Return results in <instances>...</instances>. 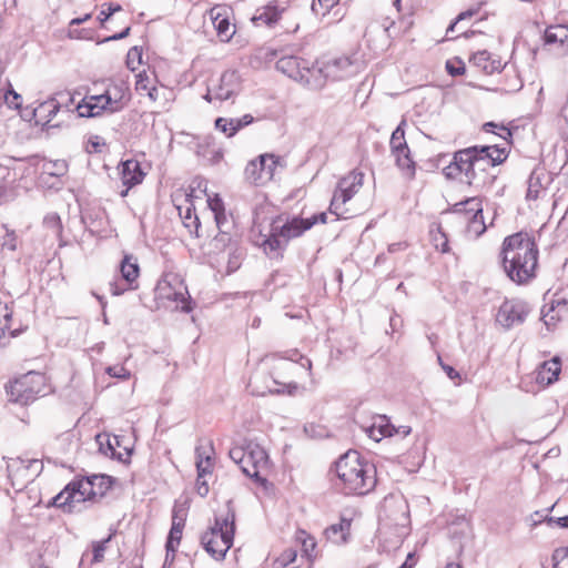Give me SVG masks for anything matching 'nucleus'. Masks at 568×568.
<instances>
[{
    "label": "nucleus",
    "mask_w": 568,
    "mask_h": 568,
    "mask_svg": "<svg viewBox=\"0 0 568 568\" xmlns=\"http://www.w3.org/2000/svg\"><path fill=\"white\" fill-rule=\"evenodd\" d=\"M315 225V221L294 216L283 222L281 216H276L270 224L267 233L256 229L252 230V241L260 246L271 258H281L288 242L301 236L304 232Z\"/></svg>",
    "instance_id": "nucleus-5"
},
{
    "label": "nucleus",
    "mask_w": 568,
    "mask_h": 568,
    "mask_svg": "<svg viewBox=\"0 0 568 568\" xmlns=\"http://www.w3.org/2000/svg\"><path fill=\"white\" fill-rule=\"evenodd\" d=\"M561 372V361L558 356L541 363L536 371V382L544 386L555 383Z\"/></svg>",
    "instance_id": "nucleus-20"
},
{
    "label": "nucleus",
    "mask_w": 568,
    "mask_h": 568,
    "mask_svg": "<svg viewBox=\"0 0 568 568\" xmlns=\"http://www.w3.org/2000/svg\"><path fill=\"white\" fill-rule=\"evenodd\" d=\"M554 568H568V547L555 549L552 554Z\"/></svg>",
    "instance_id": "nucleus-44"
},
{
    "label": "nucleus",
    "mask_w": 568,
    "mask_h": 568,
    "mask_svg": "<svg viewBox=\"0 0 568 568\" xmlns=\"http://www.w3.org/2000/svg\"><path fill=\"white\" fill-rule=\"evenodd\" d=\"M41 170L43 175L60 178L67 173L68 164L64 160L44 161Z\"/></svg>",
    "instance_id": "nucleus-34"
},
{
    "label": "nucleus",
    "mask_w": 568,
    "mask_h": 568,
    "mask_svg": "<svg viewBox=\"0 0 568 568\" xmlns=\"http://www.w3.org/2000/svg\"><path fill=\"white\" fill-rule=\"evenodd\" d=\"M151 88H152V85H150L149 78L146 75H143L142 73H140L138 75V80L135 83V90L140 93H144V92L146 93Z\"/></svg>",
    "instance_id": "nucleus-60"
},
{
    "label": "nucleus",
    "mask_w": 568,
    "mask_h": 568,
    "mask_svg": "<svg viewBox=\"0 0 568 568\" xmlns=\"http://www.w3.org/2000/svg\"><path fill=\"white\" fill-rule=\"evenodd\" d=\"M142 63V49L139 47H132L126 54V67L135 71Z\"/></svg>",
    "instance_id": "nucleus-41"
},
{
    "label": "nucleus",
    "mask_w": 568,
    "mask_h": 568,
    "mask_svg": "<svg viewBox=\"0 0 568 568\" xmlns=\"http://www.w3.org/2000/svg\"><path fill=\"white\" fill-rule=\"evenodd\" d=\"M54 98H57L58 101H63L62 108L67 109H69V106L74 102L72 94L69 92H59Z\"/></svg>",
    "instance_id": "nucleus-62"
},
{
    "label": "nucleus",
    "mask_w": 568,
    "mask_h": 568,
    "mask_svg": "<svg viewBox=\"0 0 568 568\" xmlns=\"http://www.w3.org/2000/svg\"><path fill=\"white\" fill-rule=\"evenodd\" d=\"M466 222L468 233L474 234L475 236H479L486 231L483 213L469 216L466 219Z\"/></svg>",
    "instance_id": "nucleus-37"
},
{
    "label": "nucleus",
    "mask_w": 568,
    "mask_h": 568,
    "mask_svg": "<svg viewBox=\"0 0 568 568\" xmlns=\"http://www.w3.org/2000/svg\"><path fill=\"white\" fill-rule=\"evenodd\" d=\"M453 213L463 214L465 220L471 215L483 213L481 201L478 197H469L463 202L456 203L453 207Z\"/></svg>",
    "instance_id": "nucleus-29"
},
{
    "label": "nucleus",
    "mask_w": 568,
    "mask_h": 568,
    "mask_svg": "<svg viewBox=\"0 0 568 568\" xmlns=\"http://www.w3.org/2000/svg\"><path fill=\"white\" fill-rule=\"evenodd\" d=\"M508 156L505 148L497 145H475L454 153L453 161L444 168L447 179L465 175V182L475 189L484 190L494 185L497 179L496 166Z\"/></svg>",
    "instance_id": "nucleus-1"
},
{
    "label": "nucleus",
    "mask_w": 568,
    "mask_h": 568,
    "mask_svg": "<svg viewBox=\"0 0 568 568\" xmlns=\"http://www.w3.org/2000/svg\"><path fill=\"white\" fill-rule=\"evenodd\" d=\"M232 121V126L229 128L232 132L231 134H236L240 130L245 126L252 124L254 122V118L251 114H244L241 118H230Z\"/></svg>",
    "instance_id": "nucleus-45"
},
{
    "label": "nucleus",
    "mask_w": 568,
    "mask_h": 568,
    "mask_svg": "<svg viewBox=\"0 0 568 568\" xmlns=\"http://www.w3.org/2000/svg\"><path fill=\"white\" fill-rule=\"evenodd\" d=\"M470 61L474 63V65L480 68L487 74H491L495 70L498 69V67L495 65V62L490 61V54L485 50L476 52L471 57Z\"/></svg>",
    "instance_id": "nucleus-33"
},
{
    "label": "nucleus",
    "mask_w": 568,
    "mask_h": 568,
    "mask_svg": "<svg viewBox=\"0 0 568 568\" xmlns=\"http://www.w3.org/2000/svg\"><path fill=\"white\" fill-rule=\"evenodd\" d=\"M272 382L276 386L268 388V392L272 394H293V392L297 389V385L295 383H280L275 378H273Z\"/></svg>",
    "instance_id": "nucleus-51"
},
{
    "label": "nucleus",
    "mask_w": 568,
    "mask_h": 568,
    "mask_svg": "<svg viewBox=\"0 0 568 568\" xmlns=\"http://www.w3.org/2000/svg\"><path fill=\"white\" fill-rule=\"evenodd\" d=\"M315 225V221L294 216L283 222L281 216H276L270 224L267 233L256 229L252 230V241L260 246L271 258H281L288 242L301 236L304 232Z\"/></svg>",
    "instance_id": "nucleus-4"
},
{
    "label": "nucleus",
    "mask_w": 568,
    "mask_h": 568,
    "mask_svg": "<svg viewBox=\"0 0 568 568\" xmlns=\"http://www.w3.org/2000/svg\"><path fill=\"white\" fill-rule=\"evenodd\" d=\"M183 527L184 517H179L178 513L174 511L172 517V526L165 544V549H169V552H176L178 546L180 545L182 538Z\"/></svg>",
    "instance_id": "nucleus-27"
},
{
    "label": "nucleus",
    "mask_w": 568,
    "mask_h": 568,
    "mask_svg": "<svg viewBox=\"0 0 568 568\" xmlns=\"http://www.w3.org/2000/svg\"><path fill=\"white\" fill-rule=\"evenodd\" d=\"M44 386L42 374L29 372L11 382L6 389L10 402L28 405L44 392Z\"/></svg>",
    "instance_id": "nucleus-9"
},
{
    "label": "nucleus",
    "mask_w": 568,
    "mask_h": 568,
    "mask_svg": "<svg viewBox=\"0 0 568 568\" xmlns=\"http://www.w3.org/2000/svg\"><path fill=\"white\" fill-rule=\"evenodd\" d=\"M75 110L81 118H95L103 112H109L108 100L104 94L85 97Z\"/></svg>",
    "instance_id": "nucleus-17"
},
{
    "label": "nucleus",
    "mask_w": 568,
    "mask_h": 568,
    "mask_svg": "<svg viewBox=\"0 0 568 568\" xmlns=\"http://www.w3.org/2000/svg\"><path fill=\"white\" fill-rule=\"evenodd\" d=\"M281 358L298 363L302 367L307 368V371L311 373L312 369V362L310 358L302 355L297 349H288L283 353Z\"/></svg>",
    "instance_id": "nucleus-39"
},
{
    "label": "nucleus",
    "mask_w": 568,
    "mask_h": 568,
    "mask_svg": "<svg viewBox=\"0 0 568 568\" xmlns=\"http://www.w3.org/2000/svg\"><path fill=\"white\" fill-rule=\"evenodd\" d=\"M295 539L297 542H300L302 545L303 554L310 560H312L314 557L313 552L316 548L315 538L313 536H311L310 534H307L305 530L298 529L295 534Z\"/></svg>",
    "instance_id": "nucleus-32"
},
{
    "label": "nucleus",
    "mask_w": 568,
    "mask_h": 568,
    "mask_svg": "<svg viewBox=\"0 0 568 568\" xmlns=\"http://www.w3.org/2000/svg\"><path fill=\"white\" fill-rule=\"evenodd\" d=\"M232 126V121L230 118H217L215 120V129L223 132L227 138L234 136V134H231V130L229 128Z\"/></svg>",
    "instance_id": "nucleus-56"
},
{
    "label": "nucleus",
    "mask_w": 568,
    "mask_h": 568,
    "mask_svg": "<svg viewBox=\"0 0 568 568\" xmlns=\"http://www.w3.org/2000/svg\"><path fill=\"white\" fill-rule=\"evenodd\" d=\"M43 224L47 229L51 230L57 237L61 236L62 223L60 216L57 213L48 214L43 220Z\"/></svg>",
    "instance_id": "nucleus-40"
},
{
    "label": "nucleus",
    "mask_w": 568,
    "mask_h": 568,
    "mask_svg": "<svg viewBox=\"0 0 568 568\" xmlns=\"http://www.w3.org/2000/svg\"><path fill=\"white\" fill-rule=\"evenodd\" d=\"M432 239H433L436 250H438L443 253H446L449 251L447 236L442 231L440 227H438L436 232L432 233Z\"/></svg>",
    "instance_id": "nucleus-46"
},
{
    "label": "nucleus",
    "mask_w": 568,
    "mask_h": 568,
    "mask_svg": "<svg viewBox=\"0 0 568 568\" xmlns=\"http://www.w3.org/2000/svg\"><path fill=\"white\" fill-rule=\"evenodd\" d=\"M207 203L211 211L214 213L216 225L221 230L223 224L226 222L224 203L219 195H215L212 199L209 197Z\"/></svg>",
    "instance_id": "nucleus-35"
},
{
    "label": "nucleus",
    "mask_w": 568,
    "mask_h": 568,
    "mask_svg": "<svg viewBox=\"0 0 568 568\" xmlns=\"http://www.w3.org/2000/svg\"><path fill=\"white\" fill-rule=\"evenodd\" d=\"M402 125L403 123H400L392 133L389 141L392 153L408 146L405 140V131Z\"/></svg>",
    "instance_id": "nucleus-38"
},
{
    "label": "nucleus",
    "mask_w": 568,
    "mask_h": 568,
    "mask_svg": "<svg viewBox=\"0 0 568 568\" xmlns=\"http://www.w3.org/2000/svg\"><path fill=\"white\" fill-rule=\"evenodd\" d=\"M103 94L108 100L109 113L121 111L129 101L128 88L123 84L111 85Z\"/></svg>",
    "instance_id": "nucleus-24"
},
{
    "label": "nucleus",
    "mask_w": 568,
    "mask_h": 568,
    "mask_svg": "<svg viewBox=\"0 0 568 568\" xmlns=\"http://www.w3.org/2000/svg\"><path fill=\"white\" fill-rule=\"evenodd\" d=\"M503 267L510 281L526 284L536 276L538 248L535 241L525 233L507 236L501 250Z\"/></svg>",
    "instance_id": "nucleus-2"
},
{
    "label": "nucleus",
    "mask_w": 568,
    "mask_h": 568,
    "mask_svg": "<svg viewBox=\"0 0 568 568\" xmlns=\"http://www.w3.org/2000/svg\"><path fill=\"white\" fill-rule=\"evenodd\" d=\"M111 484V477L106 475L74 478L52 498L51 505L67 514L81 513L88 503L104 497Z\"/></svg>",
    "instance_id": "nucleus-3"
},
{
    "label": "nucleus",
    "mask_w": 568,
    "mask_h": 568,
    "mask_svg": "<svg viewBox=\"0 0 568 568\" xmlns=\"http://www.w3.org/2000/svg\"><path fill=\"white\" fill-rule=\"evenodd\" d=\"M230 458L242 469L246 456V440L241 446H234L229 452Z\"/></svg>",
    "instance_id": "nucleus-43"
},
{
    "label": "nucleus",
    "mask_w": 568,
    "mask_h": 568,
    "mask_svg": "<svg viewBox=\"0 0 568 568\" xmlns=\"http://www.w3.org/2000/svg\"><path fill=\"white\" fill-rule=\"evenodd\" d=\"M548 523L549 524L556 523L560 528H568V516L558 517V518L549 517Z\"/></svg>",
    "instance_id": "nucleus-64"
},
{
    "label": "nucleus",
    "mask_w": 568,
    "mask_h": 568,
    "mask_svg": "<svg viewBox=\"0 0 568 568\" xmlns=\"http://www.w3.org/2000/svg\"><path fill=\"white\" fill-rule=\"evenodd\" d=\"M544 40L546 44L568 45V28L560 24L551 26L546 29Z\"/></svg>",
    "instance_id": "nucleus-31"
},
{
    "label": "nucleus",
    "mask_w": 568,
    "mask_h": 568,
    "mask_svg": "<svg viewBox=\"0 0 568 568\" xmlns=\"http://www.w3.org/2000/svg\"><path fill=\"white\" fill-rule=\"evenodd\" d=\"M264 155L268 158L264 160L265 183H267L273 180L277 166H283V159L270 153H265Z\"/></svg>",
    "instance_id": "nucleus-36"
},
{
    "label": "nucleus",
    "mask_w": 568,
    "mask_h": 568,
    "mask_svg": "<svg viewBox=\"0 0 568 568\" xmlns=\"http://www.w3.org/2000/svg\"><path fill=\"white\" fill-rule=\"evenodd\" d=\"M235 515L229 510L225 517H216L215 524L201 537L205 551L216 560H223L233 546Z\"/></svg>",
    "instance_id": "nucleus-7"
},
{
    "label": "nucleus",
    "mask_w": 568,
    "mask_h": 568,
    "mask_svg": "<svg viewBox=\"0 0 568 568\" xmlns=\"http://www.w3.org/2000/svg\"><path fill=\"white\" fill-rule=\"evenodd\" d=\"M111 540V536H109L108 538L103 539V540H100V541H94L92 544V551H93V558H92V561L93 562H100L103 560L104 558V551L106 549V544Z\"/></svg>",
    "instance_id": "nucleus-49"
},
{
    "label": "nucleus",
    "mask_w": 568,
    "mask_h": 568,
    "mask_svg": "<svg viewBox=\"0 0 568 568\" xmlns=\"http://www.w3.org/2000/svg\"><path fill=\"white\" fill-rule=\"evenodd\" d=\"M196 491L201 497H205L209 494V485L204 478H196Z\"/></svg>",
    "instance_id": "nucleus-63"
},
{
    "label": "nucleus",
    "mask_w": 568,
    "mask_h": 568,
    "mask_svg": "<svg viewBox=\"0 0 568 568\" xmlns=\"http://www.w3.org/2000/svg\"><path fill=\"white\" fill-rule=\"evenodd\" d=\"M300 51L297 44L292 45L291 52L295 53ZM276 69L287 75L288 78L298 81L303 84L316 87L312 82V79L316 74V68L310 67V63L295 54H285L281 57L276 62Z\"/></svg>",
    "instance_id": "nucleus-10"
},
{
    "label": "nucleus",
    "mask_w": 568,
    "mask_h": 568,
    "mask_svg": "<svg viewBox=\"0 0 568 568\" xmlns=\"http://www.w3.org/2000/svg\"><path fill=\"white\" fill-rule=\"evenodd\" d=\"M339 0H313L312 10L316 14H326Z\"/></svg>",
    "instance_id": "nucleus-47"
},
{
    "label": "nucleus",
    "mask_w": 568,
    "mask_h": 568,
    "mask_svg": "<svg viewBox=\"0 0 568 568\" xmlns=\"http://www.w3.org/2000/svg\"><path fill=\"white\" fill-rule=\"evenodd\" d=\"M483 129L485 132H491L504 139L505 141H508L511 138V132L508 128L504 125H498L494 122H487L483 125Z\"/></svg>",
    "instance_id": "nucleus-42"
},
{
    "label": "nucleus",
    "mask_w": 568,
    "mask_h": 568,
    "mask_svg": "<svg viewBox=\"0 0 568 568\" xmlns=\"http://www.w3.org/2000/svg\"><path fill=\"white\" fill-rule=\"evenodd\" d=\"M213 469V463L211 455H205L204 460H196V470L200 478H204L206 475H211Z\"/></svg>",
    "instance_id": "nucleus-52"
},
{
    "label": "nucleus",
    "mask_w": 568,
    "mask_h": 568,
    "mask_svg": "<svg viewBox=\"0 0 568 568\" xmlns=\"http://www.w3.org/2000/svg\"><path fill=\"white\" fill-rule=\"evenodd\" d=\"M122 8L118 3H110L108 10H101L98 19L101 23H104L113 13L120 11Z\"/></svg>",
    "instance_id": "nucleus-58"
},
{
    "label": "nucleus",
    "mask_w": 568,
    "mask_h": 568,
    "mask_svg": "<svg viewBox=\"0 0 568 568\" xmlns=\"http://www.w3.org/2000/svg\"><path fill=\"white\" fill-rule=\"evenodd\" d=\"M284 12V8H280L275 2H270L268 4L256 9L252 21L257 27L266 26L272 28L278 22Z\"/></svg>",
    "instance_id": "nucleus-21"
},
{
    "label": "nucleus",
    "mask_w": 568,
    "mask_h": 568,
    "mask_svg": "<svg viewBox=\"0 0 568 568\" xmlns=\"http://www.w3.org/2000/svg\"><path fill=\"white\" fill-rule=\"evenodd\" d=\"M446 70L453 77L462 75L465 73V64L460 60L447 61Z\"/></svg>",
    "instance_id": "nucleus-54"
},
{
    "label": "nucleus",
    "mask_w": 568,
    "mask_h": 568,
    "mask_svg": "<svg viewBox=\"0 0 568 568\" xmlns=\"http://www.w3.org/2000/svg\"><path fill=\"white\" fill-rule=\"evenodd\" d=\"M364 174L359 171H352L346 176L342 178L333 194L329 211L338 219H345L346 210L343 206L349 201L362 187Z\"/></svg>",
    "instance_id": "nucleus-11"
},
{
    "label": "nucleus",
    "mask_w": 568,
    "mask_h": 568,
    "mask_svg": "<svg viewBox=\"0 0 568 568\" xmlns=\"http://www.w3.org/2000/svg\"><path fill=\"white\" fill-rule=\"evenodd\" d=\"M4 100L10 108L19 109L22 98L12 88H10L4 94Z\"/></svg>",
    "instance_id": "nucleus-53"
},
{
    "label": "nucleus",
    "mask_w": 568,
    "mask_h": 568,
    "mask_svg": "<svg viewBox=\"0 0 568 568\" xmlns=\"http://www.w3.org/2000/svg\"><path fill=\"white\" fill-rule=\"evenodd\" d=\"M155 297L175 303V308L189 313L192 311L191 296L182 276L175 272H165L158 281Z\"/></svg>",
    "instance_id": "nucleus-8"
},
{
    "label": "nucleus",
    "mask_w": 568,
    "mask_h": 568,
    "mask_svg": "<svg viewBox=\"0 0 568 568\" xmlns=\"http://www.w3.org/2000/svg\"><path fill=\"white\" fill-rule=\"evenodd\" d=\"M3 308V323L0 322V333H4L6 329H10V321L12 318V311L6 304L2 306Z\"/></svg>",
    "instance_id": "nucleus-61"
},
{
    "label": "nucleus",
    "mask_w": 568,
    "mask_h": 568,
    "mask_svg": "<svg viewBox=\"0 0 568 568\" xmlns=\"http://www.w3.org/2000/svg\"><path fill=\"white\" fill-rule=\"evenodd\" d=\"M297 551L293 548L285 549L276 559L280 567L286 568L296 561Z\"/></svg>",
    "instance_id": "nucleus-48"
},
{
    "label": "nucleus",
    "mask_w": 568,
    "mask_h": 568,
    "mask_svg": "<svg viewBox=\"0 0 568 568\" xmlns=\"http://www.w3.org/2000/svg\"><path fill=\"white\" fill-rule=\"evenodd\" d=\"M352 520L342 517L339 523L333 524L325 529L327 540L335 545H344L348 541Z\"/></svg>",
    "instance_id": "nucleus-26"
},
{
    "label": "nucleus",
    "mask_w": 568,
    "mask_h": 568,
    "mask_svg": "<svg viewBox=\"0 0 568 568\" xmlns=\"http://www.w3.org/2000/svg\"><path fill=\"white\" fill-rule=\"evenodd\" d=\"M268 456L265 449L253 440H246V456L242 471L256 483L263 484L266 479L261 476V473L267 469Z\"/></svg>",
    "instance_id": "nucleus-12"
},
{
    "label": "nucleus",
    "mask_w": 568,
    "mask_h": 568,
    "mask_svg": "<svg viewBox=\"0 0 568 568\" xmlns=\"http://www.w3.org/2000/svg\"><path fill=\"white\" fill-rule=\"evenodd\" d=\"M369 438L379 442L384 437H390L395 433V426L386 415H377L372 419L371 426L366 429Z\"/></svg>",
    "instance_id": "nucleus-23"
},
{
    "label": "nucleus",
    "mask_w": 568,
    "mask_h": 568,
    "mask_svg": "<svg viewBox=\"0 0 568 568\" xmlns=\"http://www.w3.org/2000/svg\"><path fill=\"white\" fill-rule=\"evenodd\" d=\"M120 272L123 280L129 284L128 287H120L116 283L110 284V291L113 295H121L129 288H134L132 283L136 281L140 274V267L133 255H125L120 264Z\"/></svg>",
    "instance_id": "nucleus-16"
},
{
    "label": "nucleus",
    "mask_w": 568,
    "mask_h": 568,
    "mask_svg": "<svg viewBox=\"0 0 568 568\" xmlns=\"http://www.w3.org/2000/svg\"><path fill=\"white\" fill-rule=\"evenodd\" d=\"M529 308L527 304L519 300H506L499 306L496 314V322L508 329L525 322Z\"/></svg>",
    "instance_id": "nucleus-14"
},
{
    "label": "nucleus",
    "mask_w": 568,
    "mask_h": 568,
    "mask_svg": "<svg viewBox=\"0 0 568 568\" xmlns=\"http://www.w3.org/2000/svg\"><path fill=\"white\" fill-rule=\"evenodd\" d=\"M62 104L63 101H58L54 97L41 102L36 109L31 110V115L36 119V124L47 126L62 109Z\"/></svg>",
    "instance_id": "nucleus-18"
},
{
    "label": "nucleus",
    "mask_w": 568,
    "mask_h": 568,
    "mask_svg": "<svg viewBox=\"0 0 568 568\" xmlns=\"http://www.w3.org/2000/svg\"><path fill=\"white\" fill-rule=\"evenodd\" d=\"M120 174L123 185L126 186V190L121 192L122 196L128 194L130 187L140 184L144 178L141 164L136 160H126L122 162Z\"/></svg>",
    "instance_id": "nucleus-19"
},
{
    "label": "nucleus",
    "mask_w": 568,
    "mask_h": 568,
    "mask_svg": "<svg viewBox=\"0 0 568 568\" xmlns=\"http://www.w3.org/2000/svg\"><path fill=\"white\" fill-rule=\"evenodd\" d=\"M335 473L346 495H366L376 485L374 465L355 450L347 452L336 462Z\"/></svg>",
    "instance_id": "nucleus-6"
},
{
    "label": "nucleus",
    "mask_w": 568,
    "mask_h": 568,
    "mask_svg": "<svg viewBox=\"0 0 568 568\" xmlns=\"http://www.w3.org/2000/svg\"><path fill=\"white\" fill-rule=\"evenodd\" d=\"M14 467H17L18 470L22 467L26 471H30V475L34 477L39 476L43 469L42 462L39 459H24L18 457L16 459H11V463L7 464L8 477H11Z\"/></svg>",
    "instance_id": "nucleus-28"
},
{
    "label": "nucleus",
    "mask_w": 568,
    "mask_h": 568,
    "mask_svg": "<svg viewBox=\"0 0 568 568\" xmlns=\"http://www.w3.org/2000/svg\"><path fill=\"white\" fill-rule=\"evenodd\" d=\"M180 210V215L181 217L183 219V223L186 227H191V226H195L197 227L199 225V219L197 216L195 215V212H194V209L192 207V204L190 203V205H187L185 207V212L184 214L182 213V210L181 207H179Z\"/></svg>",
    "instance_id": "nucleus-50"
},
{
    "label": "nucleus",
    "mask_w": 568,
    "mask_h": 568,
    "mask_svg": "<svg viewBox=\"0 0 568 568\" xmlns=\"http://www.w3.org/2000/svg\"><path fill=\"white\" fill-rule=\"evenodd\" d=\"M106 373L115 378L128 379L130 372L122 365L109 366Z\"/></svg>",
    "instance_id": "nucleus-55"
},
{
    "label": "nucleus",
    "mask_w": 568,
    "mask_h": 568,
    "mask_svg": "<svg viewBox=\"0 0 568 568\" xmlns=\"http://www.w3.org/2000/svg\"><path fill=\"white\" fill-rule=\"evenodd\" d=\"M242 255L243 254L240 251H235L231 254L227 265L229 273L235 272L240 267Z\"/></svg>",
    "instance_id": "nucleus-59"
},
{
    "label": "nucleus",
    "mask_w": 568,
    "mask_h": 568,
    "mask_svg": "<svg viewBox=\"0 0 568 568\" xmlns=\"http://www.w3.org/2000/svg\"><path fill=\"white\" fill-rule=\"evenodd\" d=\"M1 245L3 248H7L9 251H14L17 248V236L14 231L7 230Z\"/></svg>",
    "instance_id": "nucleus-57"
},
{
    "label": "nucleus",
    "mask_w": 568,
    "mask_h": 568,
    "mask_svg": "<svg viewBox=\"0 0 568 568\" xmlns=\"http://www.w3.org/2000/svg\"><path fill=\"white\" fill-rule=\"evenodd\" d=\"M267 155H258L256 159L250 161L244 170L245 180L254 185L265 184V172H264V160H267Z\"/></svg>",
    "instance_id": "nucleus-25"
},
{
    "label": "nucleus",
    "mask_w": 568,
    "mask_h": 568,
    "mask_svg": "<svg viewBox=\"0 0 568 568\" xmlns=\"http://www.w3.org/2000/svg\"><path fill=\"white\" fill-rule=\"evenodd\" d=\"M211 18L216 33L221 41L227 42L235 33L234 27L231 26L225 9L214 8L211 10Z\"/></svg>",
    "instance_id": "nucleus-22"
},
{
    "label": "nucleus",
    "mask_w": 568,
    "mask_h": 568,
    "mask_svg": "<svg viewBox=\"0 0 568 568\" xmlns=\"http://www.w3.org/2000/svg\"><path fill=\"white\" fill-rule=\"evenodd\" d=\"M241 90V77L236 70L224 71L214 85V99L216 101H226L235 97Z\"/></svg>",
    "instance_id": "nucleus-15"
},
{
    "label": "nucleus",
    "mask_w": 568,
    "mask_h": 568,
    "mask_svg": "<svg viewBox=\"0 0 568 568\" xmlns=\"http://www.w3.org/2000/svg\"><path fill=\"white\" fill-rule=\"evenodd\" d=\"M357 67L348 57H335L322 61L316 68V73L322 74L327 80H343L356 73Z\"/></svg>",
    "instance_id": "nucleus-13"
},
{
    "label": "nucleus",
    "mask_w": 568,
    "mask_h": 568,
    "mask_svg": "<svg viewBox=\"0 0 568 568\" xmlns=\"http://www.w3.org/2000/svg\"><path fill=\"white\" fill-rule=\"evenodd\" d=\"M395 156L398 169L407 176L415 174V162L412 160L409 148L400 149L392 153Z\"/></svg>",
    "instance_id": "nucleus-30"
}]
</instances>
